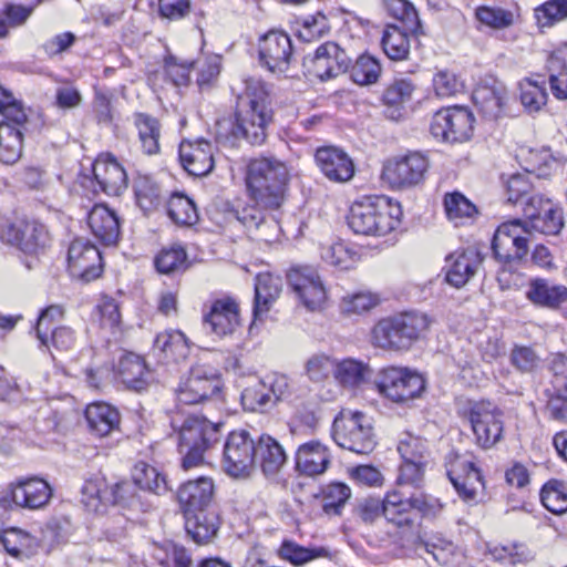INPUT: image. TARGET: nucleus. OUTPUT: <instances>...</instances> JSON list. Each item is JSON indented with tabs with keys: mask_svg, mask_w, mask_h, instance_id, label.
<instances>
[{
	"mask_svg": "<svg viewBox=\"0 0 567 567\" xmlns=\"http://www.w3.org/2000/svg\"><path fill=\"white\" fill-rule=\"evenodd\" d=\"M244 92L238 96L235 120L217 122V137L235 145L244 138L251 145H261L267 136V126L272 120L269 92L257 78L244 80Z\"/></svg>",
	"mask_w": 567,
	"mask_h": 567,
	"instance_id": "nucleus-1",
	"label": "nucleus"
},
{
	"mask_svg": "<svg viewBox=\"0 0 567 567\" xmlns=\"http://www.w3.org/2000/svg\"><path fill=\"white\" fill-rule=\"evenodd\" d=\"M245 181L254 202L265 209H277L285 200L289 171L275 157H258L249 162Z\"/></svg>",
	"mask_w": 567,
	"mask_h": 567,
	"instance_id": "nucleus-2",
	"label": "nucleus"
},
{
	"mask_svg": "<svg viewBox=\"0 0 567 567\" xmlns=\"http://www.w3.org/2000/svg\"><path fill=\"white\" fill-rule=\"evenodd\" d=\"M402 209L388 197H365L350 207L348 225L364 236H385L398 227Z\"/></svg>",
	"mask_w": 567,
	"mask_h": 567,
	"instance_id": "nucleus-3",
	"label": "nucleus"
},
{
	"mask_svg": "<svg viewBox=\"0 0 567 567\" xmlns=\"http://www.w3.org/2000/svg\"><path fill=\"white\" fill-rule=\"evenodd\" d=\"M430 323L426 315L413 311L382 319L372 330V342L385 350H408L426 332Z\"/></svg>",
	"mask_w": 567,
	"mask_h": 567,
	"instance_id": "nucleus-4",
	"label": "nucleus"
},
{
	"mask_svg": "<svg viewBox=\"0 0 567 567\" xmlns=\"http://www.w3.org/2000/svg\"><path fill=\"white\" fill-rule=\"evenodd\" d=\"M0 239L18 247L31 260H25V267L33 269L39 257L43 255L51 244L50 233L44 224L37 219L25 217H1Z\"/></svg>",
	"mask_w": 567,
	"mask_h": 567,
	"instance_id": "nucleus-5",
	"label": "nucleus"
},
{
	"mask_svg": "<svg viewBox=\"0 0 567 567\" xmlns=\"http://www.w3.org/2000/svg\"><path fill=\"white\" fill-rule=\"evenodd\" d=\"M220 423L204 417H187L178 432V451L183 455L182 466L189 470L204 462V453L219 441Z\"/></svg>",
	"mask_w": 567,
	"mask_h": 567,
	"instance_id": "nucleus-6",
	"label": "nucleus"
},
{
	"mask_svg": "<svg viewBox=\"0 0 567 567\" xmlns=\"http://www.w3.org/2000/svg\"><path fill=\"white\" fill-rule=\"evenodd\" d=\"M332 437L340 447L357 454H369L377 445L371 419L360 411L341 410L332 424Z\"/></svg>",
	"mask_w": 567,
	"mask_h": 567,
	"instance_id": "nucleus-7",
	"label": "nucleus"
},
{
	"mask_svg": "<svg viewBox=\"0 0 567 567\" xmlns=\"http://www.w3.org/2000/svg\"><path fill=\"white\" fill-rule=\"evenodd\" d=\"M375 386L380 394L392 402L405 403L421 395L425 390V380L408 368L388 367L380 372Z\"/></svg>",
	"mask_w": 567,
	"mask_h": 567,
	"instance_id": "nucleus-8",
	"label": "nucleus"
},
{
	"mask_svg": "<svg viewBox=\"0 0 567 567\" xmlns=\"http://www.w3.org/2000/svg\"><path fill=\"white\" fill-rule=\"evenodd\" d=\"M530 234L527 221L520 219H513L499 225L492 241L496 259L505 264L522 260L528 252Z\"/></svg>",
	"mask_w": 567,
	"mask_h": 567,
	"instance_id": "nucleus-9",
	"label": "nucleus"
},
{
	"mask_svg": "<svg viewBox=\"0 0 567 567\" xmlns=\"http://www.w3.org/2000/svg\"><path fill=\"white\" fill-rule=\"evenodd\" d=\"M289 287L299 302L310 311L321 310L327 290L318 270L312 266H295L287 274Z\"/></svg>",
	"mask_w": 567,
	"mask_h": 567,
	"instance_id": "nucleus-10",
	"label": "nucleus"
},
{
	"mask_svg": "<svg viewBox=\"0 0 567 567\" xmlns=\"http://www.w3.org/2000/svg\"><path fill=\"white\" fill-rule=\"evenodd\" d=\"M256 462V443L247 431L231 432L225 442L223 467L234 477H245L250 474Z\"/></svg>",
	"mask_w": 567,
	"mask_h": 567,
	"instance_id": "nucleus-11",
	"label": "nucleus"
},
{
	"mask_svg": "<svg viewBox=\"0 0 567 567\" xmlns=\"http://www.w3.org/2000/svg\"><path fill=\"white\" fill-rule=\"evenodd\" d=\"M427 168V157L419 152H411L388 161L382 175L392 188L406 189L422 183Z\"/></svg>",
	"mask_w": 567,
	"mask_h": 567,
	"instance_id": "nucleus-12",
	"label": "nucleus"
},
{
	"mask_svg": "<svg viewBox=\"0 0 567 567\" xmlns=\"http://www.w3.org/2000/svg\"><path fill=\"white\" fill-rule=\"evenodd\" d=\"M473 114L465 107L453 106L437 111L431 122V133L444 142L467 141L473 131Z\"/></svg>",
	"mask_w": 567,
	"mask_h": 567,
	"instance_id": "nucleus-13",
	"label": "nucleus"
},
{
	"mask_svg": "<svg viewBox=\"0 0 567 567\" xmlns=\"http://www.w3.org/2000/svg\"><path fill=\"white\" fill-rule=\"evenodd\" d=\"M220 389L221 380L215 369L195 365L179 384L176 396L181 404H198L217 394Z\"/></svg>",
	"mask_w": 567,
	"mask_h": 567,
	"instance_id": "nucleus-14",
	"label": "nucleus"
},
{
	"mask_svg": "<svg viewBox=\"0 0 567 567\" xmlns=\"http://www.w3.org/2000/svg\"><path fill=\"white\" fill-rule=\"evenodd\" d=\"M350 58L336 42H324L313 55L303 58V66L320 80H328L348 71Z\"/></svg>",
	"mask_w": 567,
	"mask_h": 567,
	"instance_id": "nucleus-15",
	"label": "nucleus"
},
{
	"mask_svg": "<svg viewBox=\"0 0 567 567\" xmlns=\"http://www.w3.org/2000/svg\"><path fill=\"white\" fill-rule=\"evenodd\" d=\"M468 419L476 444L484 449L493 447L503 437L502 413L491 404H475L471 408Z\"/></svg>",
	"mask_w": 567,
	"mask_h": 567,
	"instance_id": "nucleus-16",
	"label": "nucleus"
},
{
	"mask_svg": "<svg viewBox=\"0 0 567 567\" xmlns=\"http://www.w3.org/2000/svg\"><path fill=\"white\" fill-rule=\"evenodd\" d=\"M68 264L71 275L85 282L99 278L102 274L100 250L83 238H76L71 243L68 251Z\"/></svg>",
	"mask_w": 567,
	"mask_h": 567,
	"instance_id": "nucleus-17",
	"label": "nucleus"
},
{
	"mask_svg": "<svg viewBox=\"0 0 567 567\" xmlns=\"http://www.w3.org/2000/svg\"><path fill=\"white\" fill-rule=\"evenodd\" d=\"M259 61L271 72H286L293 56L289 35L282 31L271 30L259 40Z\"/></svg>",
	"mask_w": 567,
	"mask_h": 567,
	"instance_id": "nucleus-18",
	"label": "nucleus"
},
{
	"mask_svg": "<svg viewBox=\"0 0 567 567\" xmlns=\"http://www.w3.org/2000/svg\"><path fill=\"white\" fill-rule=\"evenodd\" d=\"M527 225L544 235H557L564 226L561 209L540 195L532 196L524 208Z\"/></svg>",
	"mask_w": 567,
	"mask_h": 567,
	"instance_id": "nucleus-19",
	"label": "nucleus"
},
{
	"mask_svg": "<svg viewBox=\"0 0 567 567\" xmlns=\"http://www.w3.org/2000/svg\"><path fill=\"white\" fill-rule=\"evenodd\" d=\"M214 150V145L202 137L183 140L178 148L181 164L189 175L206 176L215 166Z\"/></svg>",
	"mask_w": 567,
	"mask_h": 567,
	"instance_id": "nucleus-20",
	"label": "nucleus"
},
{
	"mask_svg": "<svg viewBox=\"0 0 567 567\" xmlns=\"http://www.w3.org/2000/svg\"><path fill=\"white\" fill-rule=\"evenodd\" d=\"M447 476L464 502L476 501L480 488H483V477L472 460L456 456L447 468Z\"/></svg>",
	"mask_w": 567,
	"mask_h": 567,
	"instance_id": "nucleus-21",
	"label": "nucleus"
},
{
	"mask_svg": "<svg viewBox=\"0 0 567 567\" xmlns=\"http://www.w3.org/2000/svg\"><path fill=\"white\" fill-rule=\"evenodd\" d=\"M383 518L401 537L413 534L417 527L416 514L411 511L406 497L398 491L385 494Z\"/></svg>",
	"mask_w": 567,
	"mask_h": 567,
	"instance_id": "nucleus-22",
	"label": "nucleus"
},
{
	"mask_svg": "<svg viewBox=\"0 0 567 567\" xmlns=\"http://www.w3.org/2000/svg\"><path fill=\"white\" fill-rule=\"evenodd\" d=\"M94 182L109 196H118L127 188L123 166L110 154L100 155L92 165Z\"/></svg>",
	"mask_w": 567,
	"mask_h": 567,
	"instance_id": "nucleus-23",
	"label": "nucleus"
},
{
	"mask_svg": "<svg viewBox=\"0 0 567 567\" xmlns=\"http://www.w3.org/2000/svg\"><path fill=\"white\" fill-rule=\"evenodd\" d=\"M204 323L219 338L234 334L240 326L238 303L230 297L216 299L204 316Z\"/></svg>",
	"mask_w": 567,
	"mask_h": 567,
	"instance_id": "nucleus-24",
	"label": "nucleus"
},
{
	"mask_svg": "<svg viewBox=\"0 0 567 567\" xmlns=\"http://www.w3.org/2000/svg\"><path fill=\"white\" fill-rule=\"evenodd\" d=\"M14 506L27 509H40L52 497V488L49 483L39 477H30L11 484L7 489Z\"/></svg>",
	"mask_w": 567,
	"mask_h": 567,
	"instance_id": "nucleus-25",
	"label": "nucleus"
},
{
	"mask_svg": "<svg viewBox=\"0 0 567 567\" xmlns=\"http://www.w3.org/2000/svg\"><path fill=\"white\" fill-rule=\"evenodd\" d=\"M315 159L321 173L331 182L344 183L354 175L350 156L336 146H322L316 151Z\"/></svg>",
	"mask_w": 567,
	"mask_h": 567,
	"instance_id": "nucleus-26",
	"label": "nucleus"
},
{
	"mask_svg": "<svg viewBox=\"0 0 567 567\" xmlns=\"http://www.w3.org/2000/svg\"><path fill=\"white\" fill-rule=\"evenodd\" d=\"M330 464L329 449L316 440L299 445L295 453V470L299 475L308 477L321 475Z\"/></svg>",
	"mask_w": 567,
	"mask_h": 567,
	"instance_id": "nucleus-27",
	"label": "nucleus"
},
{
	"mask_svg": "<svg viewBox=\"0 0 567 567\" xmlns=\"http://www.w3.org/2000/svg\"><path fill=\"white\" fill-rule=\"evenodd\" d=\"M215 492V485L210 477L200 476L182 484L177 492V498L185 515L195 512L210 511Z\"/></svg>",
	"mask_w": 567,
	"mask_h": 567,
	"instance_id": "nucleus-28",
	"label": "nucleus"
},
{
	"mask_svg": "<svg viewBox=\"0 0 567 567\" xmlns=\"http://www.w3.org/2000/svg\"><path fill=\"white\" fill-rule=\"evenodd\" d=\"M87 225L105 246L115 245L120 237V219L114 210L103 204L94 205L87 215Z\"/></svg>",
	"mask_w": 567,
	"mask_h": 567,
	"instance_id": "nucleus-29",
	"label": "nucleus"
},
{
	"mask_svg": "<svg viewBox=\"0 0 567 567\" xmlns=\"http://www.w3.org/2000/svg\"><path fill=\"white\" fill-rule=\"evenodd\" d=\"M256 461L267 477L276 476L287 462L281 444L272 436L262 434L256 443Z\"/></svg>",
	"mask_w": 567,
	"mask_h": 567,
	"instance_id": "nucleus-30",
	"label": "nucleus"
},
{
	"mask_svg": "<svg viewBox=\"0 0 567 567\" xmlns=\"http://www.w3.org/2000/svg\"><path fill=\"white\" fill-rule=\"evenodd\" d=\"M480 262L478 255L473 250L450 255L446 258V281L455 288L465 286L475 275Z\"/></svg>",
	"mask_w": 567,
	"mask_h": 567,
	"instance_id": "nucleus-31",
	"label": "nucleus"
},
{
	"mask_svg": "<svg viewBox=\"0 0 567 567\" xmlns=\"http://www.w3.org/2000/svg\"><path fill=\"white\" fill-rule=\"evenodd\" d=\"M185 528L198 545L210 543L219 529V517L215 511H200L185 515Z\"/></svg>",
	"mask_w": 567,
	"mask_h": 567,
	"instance_id": "nucleus-32",
	"label": "nucleus"
},
{
	"mask_svg": "<svg viewBox=\"0 0 567 567\" xmlns=\"http://www.w3.org/2000/svg\"><path fill=\"white\" fill-rule=\"evenodd\" d=\"M25 124L0 122V163L12 165L19 161L23 148Z\"/></svg>",
	"mask_w": 567,
	"mask_h": 567,
	"instance_id": "nucleus-33",
	"label": "nucleus"
},
{
	"mask_svg": "<svg viewBox=\"0 0 567 567\" xmlns=\"http://www.w3.org/2000/svg\"><path fill=\"white\" fill-rule=\"evenodd\" d=\"M281 278L271 274H259L255 282L254 317L260 319L281 292Z\"/></svg>",
	"mask_w": 567,
	"mask_h": 567,
	"instance_id": "nucleus-34",
	"label": "nucleus"
},
{
	"mask_svg": "<svg viewBox=\"0 0 567 567\" xmlns=\"http://www.w3.org/2000/svg\"><path fill=\"white\" fill-rule=\"evenodd\" d=\"M85 419L90 430L97 436H106L118 429V411L103 402L90 404L85 410Z\"/></svg>",
	"mask_w": 567,
	"mask_h": 567,
	"instance_id": "nucleus-35",
	"label": "nucleus"
},
{
	"mask_svg": "<svg viewBox=\"0 0 567 567\" xmlns=\"http://www.w3.org/2000/svg\"><path fill=\"white\" fill-rule=\"evenodd\" d=\"M526 297L536 306L557 309L567 301V287L550 285L545 279H535L530 281Z\"/></svg>",
	"mask_w": 567,
	"mask_h": 567,
	"instance_id": "nucleus-36",
	"label": "nucleus"
},
{
	"mask_svg": "<svg viewBox=\"0 0 567 567\" xmlns=\"http://www.w3.org/2000/svg\"><path fill=\"white\" fill-rule=\"evenodd\" d=\"M122 382L130 389L142 391L146 389L151 380V371L144 360L134 353L122 357L118 365Z\"/></svg>",
	"mask_w": 567,
	"mask_h": 567,
	"instance_id": "nucleus-37",
	"label": "nucleus"
},
{
	"mask_svg": "<svg viewBox=\"0 0 567 567\" xmlns=\"http://www.w3.org/2000/svg\"><path fill=\"white\" fill-rule=\"evenodd\" d=\"M473 102L482 115L496 120L503 112L506 91L492 86H480L473 92Z\"/></svg>",
	"mask_w": 567,
	"mask_h": 567,
	"instance_id": "nucleus-38",
	"label": "nucleus"
},
{
	"mask_svg": "<svg viewBox=\"0 0 567 567\" xmlns=\"http://www.w3.org/2000/svg\"><path fill=\"white\" fill-rule=\"evenodd\" d=\"M409 33L405 28L388 24L383 30L381 45L386 56L394 61L405 60L410 52Z\"/></svg>",
	"mask_w": 567,
	"mask_h": 567,
	"instance_id": "nucleus-39",
	"label": "nucleus"
},
{
	"mask_svg": "<svg viewBox=\"0 0 567 567\" xmlns=\"http://www.w3.org/2000/svg\"><path fill=\"white\" fill-rule=\"evenodd\" d=\"M132 480L138 486V489L156 495L165 494L169 489L165 476L154 466L142 461L134 465Z\"/></svg>",
	"mask_w": 567,
	"mask_h": 567,
	"instance_id": "nucleus-40",
	"label": "nucleus"
},
{
	"mask_svg": "<svg viewBox=\"0 0 567 567\" xmlns=\"http://www.w3.org/2000/svg\"><path fill=\"white\" fill-rule=\"evenodd\" d=\"M259 205L255 202L252 205H245L229 212V220L231 218L240 223L250 234H255L258 239L268 240L264 227L267 225L262 210L258 207Z\"/></svg>",
	"mask_w": 567,
	"mask_h": 567,
	"instance_id": "nucleus-41",
	"label": "nucleus"
},
{
	"mask_svg": "<svg viewBox=\"0 0 567 567\" xmlns=\"http://www.w3.org/2000/svg\"><path fill=\"white\" fill-rule=\"evenodd\" d=\"M154 348L163 352L167 359L174 361L185 359L189 352L187 339L178 330L158 333L154 341Z\"/></svg>",
	"mask_w": 567,
	"mask_h": 567,
	"instance_id": "nucleus-42",
	"label": "nucleus"
},
{
	"mask_svg": "<svg viewBox=\"0 0 567 567\" xmlns=\"http://www.w3.org/2000/svg\"><path fill=\"white\" fill-rule=\"evenodd\" d=\"M134 118L144 153L148 155L156 154L159 151L158 121L144 113L135 114Z\"/></svg>",
	"mask_w": 567,
	"mask_h": 567,
	"instance_id": "nucleus-43",
	"label": "nucleus"
},
{
	"mask_svg": "<svg viewBox=\"0 0 567 567\" xmlns=\"http://www.w3.org/2000/svg\"><path fill=\"white\" fill-rule=\"evenodd\" d=\"M169 218L182 226H192L198 220L195 203L183 194H174L167 203Z\"/></svg>",
	"mask_w": 567,
	"mask_h": 567,
	"instance_id": "nucleus-44",
	"label": "nucleus"
},
{
	"mask_svg": "<svg viewBox=\"0 0 567 567\" xmlns=\"http://www.w3.org/2000/svg\"><path fill=\"white\" fill-rule=\"evenodd\" d=\"M156 270L164 275H172L187 269V254L182 246L162 249L154 260Z\"/></svg>",
	"mask_w": 567,
	"mask_h": 567,
	"instance_id": "nucleus-45",
	"label": "nucleus"
},
{
	"mask_svg": "<svg viewBox=\"0 0 567 567\" xmlns=\"http://www.w3.org/2000/svg\"><path fill=\"white\" fill-rule=\"evenodd\" d=\"M81 493L82 503L90 512H99L102 506L109 504L110 487L104 478L95 477L85 481Z\"/></svg>",
	"mask_w": 567,
	"mask_h": 567,
	"instance_id": "nucleus-46",
	"label": "nucleus"
},
{
	"mask_svg": "<svg viewBox=\"0 0 567 567\" xmlns=\"http://www.w3.org/2000/svg\"><path fill=\"white\" fill-rule=\"evenodd\" d=\"M543 505L553 514L567 512V486L558 480L548 481L540 491Z\"/></svg>",
	"mask_w": 567,
	"mask_h": 567,
	"instance_id": "nucleus-47",
	"label": "nucleus"
},
{
	"mask_svg": "<svg viewBox=\"0 0 567 567\" xmlns=\"http://www.w3.org/2000/svg\"><path fill=\"white\" fill-rule=\"evenodd\" d=\"M384 6L390 16L396 19L406 31L417 33L421 21L414 6L408 0H384Z\"/></svg>",
	"mask_w": 567,
	"mask_h": 567,
	"instance_id": "nucleus-48",
	"label": "nucleus"
},
{
	"mask_svg": "<svg viewBox=\"0 0 567 567\" xmlns=\"http://www.w3.org/2000/svg\"><path fill=\"white\" fill-rule=\"evenodd\" d=\"M240 399L243 408L250 412H265L275 405L262 380L245 388Z\"/></svg>",
	"mask_w": 567,
	"mask_h": 567,
	"instance_id": "nucleus-49",
	"label": "nucleus"
},
{
	"mask_svg": "<svg viewBox=\"0 0 567 567\" xmlns=\"http://www.w3.org/2000/svg\"><path fill=\"white\" fill-rule=\"evenodd\" d=\"M137 488L138 486L133 480L115 484L110 488L109 504L118 505L124 508L143 509V503Z\"/></svg>",
	"mask_w": 567,
	"mask_h": 567,
	"instance_id": "nucleus-50",
	"label": "nucleus"
},
{
	"mask_svg": "<svg viewBox=\"0 0 567 567\" xmlns=\"http://www.w3.org/2000/svg\"><path fill=\"white\" fill-rule=\"evenodd\" d=\"M351 497V489L340 482L328 484L322 489V509L328 515H340L348 499Z\"/></svg>",
	"mask_w": 567,
	"mask_h": 567,
	"instance_id": "nucleus-51",
	"label": "nucleus"
},
{
	"mask_svg": "<svg viewBox=\"0 0 567 567\" xmlns=\"http://www.w3.org/2000/svg\"><path fill=\"white\" fill-rule=\"evenodd\" d=\"M519 99L528 113L538 112L547 102V92L544 82L538 83L529 79L519 82Z\"/></svg>",
	"mask_w": 567,
	"mask_h": 567,
	"instance_id": "nucleus-52",
	"label": "nucleus"
},
{
	"mask_svg": "<svg viewBox=\"0 0 567 567\" xmlns=\"http://www.w3.org/2000/svg\"><path fill=\"white\" fill-rule=\"evenodd\" d=\"M351 79L359 85L374 84L381 75L380 62L369 54L360 55L352 65Z\"/></svg>",
	"mask_w": 567,
	"mask_h": 567,
	"instance_id": "nucleus-53",
	"label": "nucleus"
},
{
	"mask_svg": "<svg viewBox=\"0 0 567 567\" xmlns=\"http://www.w3.org/2000/svg\"><path fill=\"white\" fill-rule=\"evenodd\" d=\"M321 258L324 262L340 269H350L357 261V254L343 243L321 247Z\"/></svg>",
	"mask_w": 567,
	"mask_h": 567,
	"instance_id": "nucleus-54",
	"label": "nucleus"
},
{
	"mask_svg": "<svg viewBox=\"0 0 567 567\" xmlns=\"http://www.w3.org/2000/svg\"><path fill=\"white\" fill-rule=\"evenodd\" d=\"M134 188L137 204L143 210H152L159 205V187L148 176H140L135 181Z\"/></svg>",
	"mask_w": 567,
	"mask_h": 567,
	"instance_id": "nucleus-55",
	"label": "nucleus"
},
{
	"mask_svg": "<svg viewBox=\"0 0 567 567\" xmlns=\"http://www.w3.org/2000/svg\"><path fill=\"white\" fill-rule=\"evenodd\" d=\"M367 370L363 363L344 359L336 363L334 378L344 386H355L364 380Z\"/></svg>",
	"mask_w": 567,
	"mask_h": 567,
	"instance_id": "nucleus-56",
	"label": "nucleus"
},
{
	"mask_svg": "<svg viewBox=\"0 0 567 567\" xmlns=\"http://www.w3.org/2000/svg\"><path fill=\"white\" fill-rule=\"evenodd\" d=\"M444 207L446 216L451 220L470 218L477 213L475 205L458 192L445 195Z\"/></svg>",
	"mask_w": 567,
	"mask_h": 567,
	"instance_id": "nucleus-57",
	"label": "nucleus"
},
{
	"mask_svg": "<svg viewBox=\"0 0 567 567\" xmlns=\"http://www.w3.org/2000/svg\"><path fill=\"white\" fill-rule=\"evenodd\" d=\"M324 549H311L300 546L291 540H285L279 549L280 556L293 565H303L315 558L323 556Z\"/></svg>",
	"mask_w": 567,
	"mask_h": 567,
	"instance_id": "nucleus-58",
	"label": "nucleus"
},
{
	"mask_svg": "<svg viewBox=\"0 0 567 567\" xmlns=\"http://www.w3.org/2000/svg\"><path fill=\"white\" fill-rule=\"evenodd\" d=\"M306 374L312 382H323L334 375L336 362L328 355L318 353L310 357L305 365Z\"/></svg>",
	"mask_w": 567,
	"mask_h": 567,
	"instance_id": "nucleus-59",
	"label": "nucleus"
},
{
	"mask_svg": "<svg viewBox=\"0 0 567 567\" xmlns=\"http://www.w3.org/2000/svg\"><path fill=\"white\" fill-rule=\"evenodd\" d=\"M406 501L411 511L424 518L437 516L443 508L439 498L423 492L412 493L406 497Z\"/></svg>",
	"mask_w": 567,
	"mask_h": 567,
	"instance_id": "nucleus-60",
	"label": "nucleus"
},
{
	"mask_svg": "<svg viewBox=\"0 0 567 567\" xmlns=\"http://www.w3.org/2000/svg\"><path fill=\"white\" fill-rule=\"evenodd\" d=\"M329 31L330 24L328 18L323 13L317 12L315 16L303 20L298 31V37L303 42H312L328 34Z\"/></svg>",
	"mask_w": 567,
	"mask_h": 567,
	"instance_id": "nucleus-61",
	"label": "nucleus"
},
{
	"mask_svg": "<svg viewBox=\"0 0 567 567\" xmlns=\"http://www.w3.org/2000/svg\"><path fill=\"white\" fill-rule=\"evenodd\" d=\"M0 113L3 115L2 121L12 122L14 124H27L28 115L20 101H17L12 94L0 86Z\"/></svg>",
	"mask_w": 567,
	"mask_h": 567,
	"instance_id": "nucleus-62",
	"label": "nucleus"
},
{
	"mask_svg": "<svg viewBox=\"0 0 567 567\" xmlns=\"http://www.w3.org/2000/svg\"><path fill=\"white\" fill-rule=\"evenodd\" d=\"M383 506L384 497H364L357 501L353 513L362 523L373 524L383 517Z\"/></svg>",
	"mask_w": 567,
	"mask_h": 567,
	"instance_id": "nucleus-63",
	"label": "nucleus"
},
{
	"mask_svg": "<svg viewBox=\"0 0 567 567\" xmlns=\"http://www.w3.org/2000/svg\"><path fill=\"white\" fill-rule=\"evenodd\" d=\"M536 18L543 25H551L567 18V0H549L536 9Z\"/></svg>",
	"mask_w": 567,
	"mask_h": 567,
	"instance_id": "nucleus-64",
	"label": "nucleus"
}]
</instances>
